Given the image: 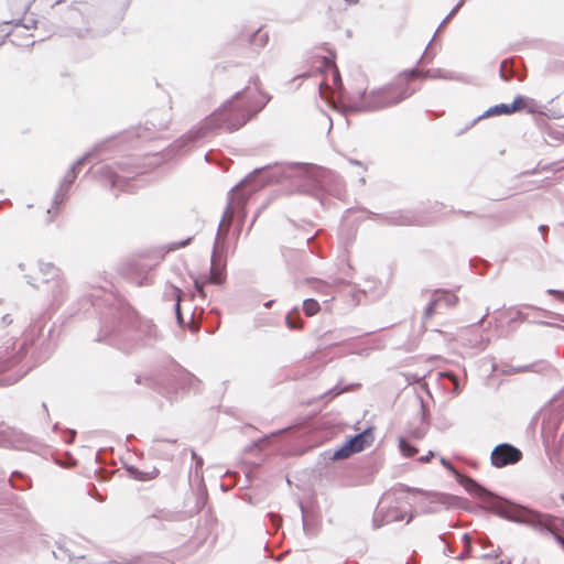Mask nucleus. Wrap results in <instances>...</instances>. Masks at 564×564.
<instances>
[{
    "label": "nucleus",
    "instance_id": "nucleus-23",
    "mask_svg": "<svg viewBox=\"0 0 564 564\" xmlns=\"http://www.w3.org/2000/svg\"><path fill=\"white\" fill-rule=\"evenodd\" d=\"M501 115H511L509 104L501 102V104L489 107L486 111H484L481 115H479L474 120H471L470 123L466 128H464L463 130L457 132V135H460L468 129L473 128L481 119L501 116Z\"/></svg>",
    "mask_w": 564,
    "mask_h": 564
},
{
    "label": "nucleus",
    "instance_id": "nucleus-8",
    "mask_svg": "<svg viewBox=\"0 0 564 564\" xmlns=\"http://www.w3.org/2000/svg\"><path fill=\"white\" fill-rule=\"evenodd\" d=\"M35 344L34 339H25L19 349L4 359H0V386H11L21 380L39 362L46 359L50 351L32 362L26 358L28 349Z\"/></svg>",
    "mask_w": 564,
    "mask_h": 564
},
{
    "label": "nucleus",
    "instance_id": "nucleus-17",
    "mask_svg": "<svg viewBox=\"0 0 564 564\" xmlns=\"http://www.w3.org/2000/svg\"><path fill=\"white\" fill-rule=\"evenodd\" d=\"M29 437L14 427H6L0 430V447L12 449H25L28 447Z\"/></svg>",
    "mask_w": 564,
    "mask_h": 564
},
{
    "label": "nucleus",
    "instance_id": "nucleus-11",
    "mask_svg": "<svg viewBox=\"0 0 564 564\" xmlns=\"http://www.w3.org/2000/svg\"><path fill=\"white\" fill-rule=\"evenodd\" d=\"M155 264H149L138 258L123 260L118 265V272L124 279L139 286L152 284L150 272Z\"/></svg>",
    "mask_w": 564,
    "mask_h": 564
},
{
    "label": "nucleus",
    "instance_id": "nucleus-27",
    "mask_svg": "<svg viewBox=\"0 0 564 564\" xmlns=\"http://www.w3.org/2000/svg\"><path fill=\"white\" fill-rule=\"evenodd\" d=\"M430 78H442L447 80H458L459 78L452 72L443 70L441 68H429L423 69L421 73V79Z\"/></svg>",
    "mask_w": 564,
    "mask_h": 564
},
{
    "label": "nucleus",
    "instance_id": "nucleus-32",
    "mask_svg": "<svg viewBox=\"0 0 564 564\" xmlns=\"http://www.w3.org/2000/svg\"><path fill=\"white\" fill-rule=\"evenodd\" d=\"M435 294L440 296V303H444L447 307H454L458 303V297L449 290L436 289Z\"/></svg>",
    "mask_w": 564,
    "mask_h": 564
},
{
    "label": "nucleus",
    "instance_id": "nucleus-44",
    "mask_svg": "<svg viewBox=\"0 0 564 564\" xmlns=\"http://www.w3.org/2000/svg\"><path fill=\"white\" fill-rule=\"evenodd\" d=\"M464 3H465V0H459L453 7V9L449 11V13L441 22V24L438 25V28H437L435 33H437L458 12V10L463 7Z\"/></svg>",
    "mask_w": 564,
    "mask_h": 564
},
{
    "label": "nucleus",
    "instance_id": "nucleus-46",
    "mask_svg": "<svg viewBox=\"0 0 564 564\" xmlns=\"http://www.w3.org/2000/svg\"><path fill=\"white\" fill-rule=\"evenodd\" d=\"M207 498H208L207 489L205 486H203L198 490V496H197V501H196V506L198 507V509L204 508V506L207 501Z\"/></svg>",
    "mask_w": 564,
    "mask_h": 564
},
{
    "label": "nucleus",
    "instance_id": "nucleus-19",
    "mask_svg": "<svg viewBox=\"0 0 564 564\" xmlns=\"http://www.w3.org/2000/svg\"><path fill=\"white\" fill-rule=\"evenodd\" d=\"M58 282L51 281L50 285L42 289L47 293L52 306H59L66 299L68 288L63 273L58 275Z\"/></svg>",
    "mask_w": 564,
    "mask_h": 564
},
{
    "label": "nucleus",
    "instance_id": "nucleus-16",
    "mask_svg": "<svg viewBox=\"0 0 564 564\" xmlns=\"http://www.w3.org/2000/svg\"><path fill=\"white\" fill-rule=\"evenodd\" d=\"M40 278L36 279L32 275L25 274L26 283L36 290H42L44 286L50 285L51 281H59L58 275L62 273L61 269L55 267L52 262H39Z\"/></svg>",
    "mask_w": 564,
    "mask_h": 564
},
{
    "label": "nucleus",
    "instance_id": "nucleus-24",
    "mask_svg": "<svg viewBox=\"0 0 564 564\" xmlns=\"http://www.w3.org/2000/svg\"><path fill=\"white\" fill-rule=\"evenodd\" d=\"M69 544H74V541L67 539L66 536H61L55 541V546L58 552L53 551V555L56 560H63L67 557L69 561L75 558L83 560L85 558L84 554L75 555V553L70 550Z\"/></svg>",
    "mask_w": 564,
    "mask_h": 564
},
{
    "label": "nucleus",
    "instance_id": "nucleus-20",
    "mask_svg": "<svg viewBox=\"0 0 564 564\" xmlns=\"http://www.w3.org/2000/svg\"><path fill=\"white\" fill-rule=\"evenodd\" d=\"M499 76L505 82H510L517 77L519 80H523L522 74V62L518 57H510L503 59L500 64Z\"/></svg>",
    "mask_w": 564,
    "mask_h": 564
},
{
    "label": "nucleus",
    "instance_id": "nucleus-29",
    "mask_svg": "<svg viewBox=\"0 0 564 564\" xmlns=\"http://www.w3.org/2000/svg\"><path fill=\"white\" fill-rule=\"evenodd\" d=\"M441 376L444 379H447L451 383V387L447 388L448 393L452 397H457L463 390L462 382H460L459 378L451 371H444L441 373Z\"/></svg>",
    "mask_w": 564,
    "mask_h": 564
},
{
    "label": "nucleus",
    "instance_id": "nucleus-6",
    "mask_svg": "<svg viewBox=\"0 0 564 564\" xmlns=\"http://www.w3.org/2000/svg\"><path fill=\"white\" fill-rule=\"evenodd\" d=\"M135 383L147 384L169 401L177 400L181 393L200 392L202 381L185 368L173 365L172 368L159 372L152 378L138 376Z\"/></svg>",
    "mask_w": 564,
    "mask_h": 564
},
{
    "label": "nucleus",
    "instance_id": "nucleus-7",
    "mask_svg": "<svg viewBox=\"0 0 564 564\" xmlns=\"http://www.w3.org/2000/svg\"><path fill=\"white\" fill-rule=\"evenodd\" d=\"M96 174L105 184L109 186L115 195L118 196L120 192H132V182L135 176L142 174V167L137 164L133 158H126L121 161L115 162L113 165L107 164L100 166Z\"/></svg>",
    "mask_w": 564,
    "mask_h": 564
},
{
    "label": "nucleus",
    "instance_id": "nucleus-2",
    "mask_svg": "<svg viewBox=\"0 0 564 564\" xmlns=\"http://www.w3.org/2000/svg\"><path fill=\"white\" fill-rule=\"evenodd\" d=\"M83 302L89 303L99 313L97 341L126 350L134 344L150 346L156 340L155 325L150 319L141 318L130 304L113 294L95 290L85 295Z\"/></svg>",
    "mask_w": 564,
    "mask_h": 564
},
{
    "label": "nucleus",
    "instance_id": "nucleus-47",
    "mask_svg": "<svg viewBox=\"0 0 564 564\" xmlns=\"http://www.w3.org/2000/svg\"><path fill=\"white\" fill-rule=\"evenodd\" d=\"M427 432V426H420V427H415L413 429L411 432H410V435L415 438V440H421L425 436Z\"/></svg>",
    "mask_w": 564,
    "mask_h": 564
},
{
    "label": "nucleus",
    "instance_id": "nucleus-57",
    "mask_svg": "<svg viewBox=\"0 0 564 564\" xmlns=\"http://www.w3.org/2000/svg\"><path fill=\"white\" fill-rule=\"evenodd\" d=\"M192 458L195 460V469L196 471L198 470V468H202L203 467V464H204V460L200 456H198L196 454V452L192 451Z\"/></svg>",
    "mask_w": 564,
    "mask_h": 564
},
{
    "label": "nucleus",
    "instance_id": "nucleus-4",
    "mask_svg": "<svg viewBox=\"0 0 564 564\" xmlns=\"http://www.w3.org/2000/svg\"><path fill=\"white\" fill-rule=\"evenodd\" d=\"M422 70L414 66L400 72L391 83L382 87L370 91L362 89L357 93L344 94V107L349 113H361L397 106L415 93V89L410 87V82L415 78L421 79Z\"/></svg>",
    "mask_w": 564,
    "mask_h": 564
},
{
    "label": "nucleus",
    "instance_id": "nucleus-51",
    "mask_svg": "<svg viewBox=\"0 0 564 564\" xmlns=\"http://www.w3.org/2000/svg\"><path fill=\"white\" fill-rule=\"evenodd\" d=\"M420 403H421V421L424 426H429V416H430L429 410L424 405L422 400L420 401Z\"/></svg>",
    "mask_w": 564,
    "mask_h": 564
},
{
    "label": "nucleus",
    "instance_id": "nucleus-30",
    "mask_svg": "<svg viewBox=\"0 0 564 564\" xmlns=\"http://www.w3.org/2000/svg\"><path fill=\"white\" fill-rule=\"evenodd\" d=\"M183 296H184V293L178 286H176L170 282H166L164 292H163V299L165 301H173L174 303L182 302Z\"/></svg>",
    "mask_w": 564,
    "mask_h": 564
},
{
    "label": "nucleus",
    "instance_id": "nucleus-28",
    "mask_svg": "<svg viewBox=\"0 0 564 564\" xmlns=\"http://www.w3.org/2000/svg\"><path fill=\"white\" fill-rule=\"evenodd\" d=\"M10 485L19 490H25L31 486V479L20 470H13L10 476Z\"/></svg>",
    "mask_w": 564,
    "mask_h": 564
},
{
    "label": "nucleus",
    "instance_id": "nucleus-22",
    "mask_svg": "<svg viewBox=\"0 0 564 564\" xmlns=\"http://www.w3.org/2000/svg\"><path fill=\"white\" fill-rule=\"evenodd\" d=\"M123 468L127 471L129 478L137 481H150L160 475V470L156 467L151 469H140L131 464H123Z\"/></svg>",
    "mask_w": 564,
    "mask_h": 564
},
{
    "label": "nucleus",
    "instance_id": "nucleus-61",
    "mask_svg": "<svg viewBox=\"0 0 564 564\" xmlns=\"http://www.w3.org/2000/svg\"><path fill=\"white\" fill-rule=\"evenodd\" d=\"M435 456V452L433 451H429V453L426 455H423L419 458V462L421 463H427L431 460L432 457Z\"/></svg>",
    "mask_w": 564,
    "mask_h": 564
},
{
    "label": "nucleus",
    "instance_id": "nucleus-58",
    "mask_svg": "<svg viewBox=\"0 0 564 564\" xmlns=\"http://www.w3.org/2000/svg\"><path fill=\"white\" fill-rule=\"evenodd\" d=\"M323 66L326 67V68L334 67L335 66L334 56H332V57L324 56L323 57Z\"/></svg>",
    "mask_w": 564,
    "mask_h": 564
},
{
    "label": "nucleus",
    "instance_id": "nucleus-48",
    "mask_svg": "<svg viewBox=\"0 0 564 564\" xmlns=\"http://www.w3.org/2000/svg\"><path fill=\"white\" fill-rule=\"evenodd\" d=\"M310 282L317 292L326 293V290L329 288L325 282L318 279H311Z\"/></svg>",
    "mask_w": 564,
    "mask_h": 564
},
{
    "label": "nucleus",
    "instance_id": "nucleus-43",
    "mask_svg": "<svg viewBox=\"0 0 564 564\" xmlns=\"http://www.w3.org/2000/svg\"><path fill=\"white\" fill-rule=\"evenodd\" d=\"M193 236L191 237H187L186 239H183V240H180V241H174V242H171L169 243L166 247H165V251L166 252H171V251H175L177 249H181V248H184L186 246H188L192 240H193Z\"/></svg>",
    "mask_w": 564,
    "mask_h": 564
},
{
    "label": "nucleus",
    "instance_id": "nucleus-49",
    "mask_svg": "<svg viewBox=\"0 0 564 564\" xmlns=\"http://www.w3.org/2000/svg\"><path fill=\"white\" fill-rule=\"evenodd\" d=\"M43 327H44V325L42 324L41 321H36V322L32 323L29 326V330H28L29 336H32L35 332L39 333V336L42 335Z\"/></svg>",
    "mask_w": 564,
    "mask_h": 564
},
{
    "label": "nucleus",
    "instance_id": "nucleus-34",
    "mask_svg": "<svg viewBox=\"0 0 564 564\" xmlns=\"http://www.w3.org/2000/svg\"><path fill=\"white\" fill-rule=\"evenodd\" d=\"M399 449L403 456L409 458L414 457L419 452L417 447L405 437H399Z\"/></svg>",
    "mask_w": 564,
    "mask_h": 564
},
{
    "label": "nucleus",
    "instance_id": "nucleus-18",
    "mask_svg": "<svg viewBox=\"0 0 564 564\" xmlns=\"http://www.w3.org/2000/svg\"><path fill=\"white\" fill-rule=\"evenodd\" d=\"M105 143H99V144H96L90 151L86 152L83 156H80L76 162H74L72 164V166L69 167V170L66 172V174L64 175V177L62 178L61 183H59V186L67 189V191H70V187L73 186L74 182L76 181L77 178V174H78V171L79 169L93 156L95 155L96 153H98L99 151H101V149L104 148Z\"/></svg>",
    "mask_w": 564,
    "mask_h": 564
},
{
    "label": "nucleus",
    "instance_id": "nucleus-33",
    "mask_svg": "<svg viewBox=\"0 0 564 564\" xmlns=\"http://www.w3.org/2000/svg\"><path fill=\"white\" fill-rule=\"evenodd\" d=\"M547 367L545 362L540 364H530L519 367H510L507 370H503L505 373H520V372H527V371H542Z\"/></svg>",
    "mask_w": 564,
    "mask_h": 564
},
{
    "label": "nucleus",
    "instance_id": "nucleus-45",
    "mask_svg": "<svg viewBox=\"0 0 564 564\" xmlns=\"http://www.w3.org/2000/svg\"><path fill=\"white\" fill-rule=\"evenodd\" d=\"M267 518L270 520V524L273 531H278L282 525V518L273 512H268Z\"/></svg>",
    "mask_w": 564,
    "mask_h": 564
},
{
    "label": "nucleus",
    "instance_id": "nucleus-55",
    "mask_svg": "<svg viewBox=\"0 0 564 564\" xmlns=\"http://www.w3.org/2000/svg\"><path fill=\"white\" fill-rule=\"evenodd\" d=\"M76 431L75 430H66L65 431V443L72 444L75 441Z\"/></svg>",
    "mask_w": 564,
    "mask_h": 564
},
{
    "label": "nucleus",
    "instance_id": "nucleus-21",
    "mask_svg": "<svg viewBox=\"0 0 564 564\" xmlns=\"http://www.w3.org/2000/svg\"><path fill=\"white\" fill-rule=\"evenodd\" d=\"M373 442L372 427H367L362 432L350 435L346 438L345 443L348 444L352 454L364 451Z\"/></svg>",
    "mask_w": 564,
    "mask_h": 564
},
{
    "label": "nucleus",
    "instance_id": "nucleus-62",
    "mask_svg": "<svg viewBox=\"0 0 564 564\" xmlns=\"http://www.w3.org/2000/svg\"><path fill=\"white\" fill-rule=\"evenodd\" d=\"M203 286H204V283H203V282L198 281L197 279H195V280H194V288H195V290H196V292H197V293H199V294H204V289H203Z\"/></svg>",
    "mask_w": 564,
    "mask_h": 564
},
{
    "label": "nucleus",
    "instance_id": "nucleus-37",
    "mask_svg": "<svg viewBox=\"0 0 564 564\" xmlns=\"http://www.w3.org/2000/svg\"><path fill=\"white\" fill-rule=\"evenodd\" d=\"M154 562V556H133L131 558L120 557L118 564H152Z\"/></svg>",
    "mask_w": 564,
    "mask_h": 564
},
{
    "label": "nucleus",
    "instance_id": "nucleus-10",
    "mask_svg": "<svg viewBox=\"0 0 564 564\" xmlns=\"http://www.w3.org/2000/svg\"><path fill=\"white\" fill-rule=\"evenodd\" d=\"M440 462L443 465V467L452 471L457 482L462 485L469 495L474 496L475 498L486 503V510L492 512L494 505H501L505 501L503 499L499 498L494 492L488 490L486 487H484L476 479L456 470L447 458L441 457Z\"/></svg>",
    "mask_w": 564,
    "mask_h": 564
},
{
    "label": "nucleus",
    "instance_id": "nucleus-63",
    "mask_svg": "<svg viewBox=\"0 0 564 564\" xmlns=\"http://www.w3.org/2000/svg\"><path fill=\"white\" fill-rule=\"evenodd\" d=\"M470 552H471V550H469V547L465 546V550L457 556V558L458 560H464L467 556H469Z\"/></svg>",
    "mask_w": 564,
    "mask_h": 564
},
{
    "label": "nucleus",
    "instance_id": "nucleus-50",
    "mask_svg": "<svg viewBox=\"0 0 564 564\" xmlns=\"http://www.w3.org/2000/svg\"><path fill=\"white\" fill-rule=\"evenodd\" d=\"M173 308H174V312H175V317H176L177 324L180 326H183L185 324V321H184V317H183V314H182V311H181V302H175L173 304Z\"/></svg>",
    "mask_w": 564,
    "mask_h": 564
},
{
    "label": "nucleus",
    "instance_id": "nucleus-39",
    "mask_svg": "<svg viewBox=\"0 0 564 564\" xmlns=\"http://www.w3.org/2000/svg\"><path fill=\"white\" fill-rule=\"evenodd\" d=\"M529 98L523 95H517L511 104H509L511 115L521 111L528 106Z\"/></svg>",
    "mask_w": 564,
    "mask_h": 564
},
{
    "label": "nucleus",
    "instance_id": "nucleus-52",
    "mask_svg": "<svg viewBox=\"0 0 564 564\" xmlns=\"http://www.w3.org/2000/svg\"><path fill=\"white\" fill-rule=\"evenodd\" d=\"M166 123H167L166 121H160V122L155 123L154 120H152V119L151 120H147L145 129L150 130L151 128L149 127V124H151L154 129H160L161 130V129H164L166 127Z\"/></svg>",
    "mask_w": 564,
    "mask_h": 564
},
{
    "label": "nucleus",
    "instance_id": "nucleus-41",
    "mask_svg": "<svg viewBox=\"0 0 564 564\" xmlns=\"http://www.w3.org/2000/svg\"><path fill=\"white\" fill-rule=\"evenodd\" d=\"M302 510V521H303V530L307 535H314L315 534V522L314 520L310 519L307 516H305L303 506L301 505Z\"/></svg>",
    "mask_w": 564,
    "mask_h": 564
},
{
    "label": "nucleus",
    "instance_id": "nucleus-5",
    "mask_svg": "<svg viewBox=\"0 0 564 564\" xmlns=\"http://www.w3.org/2000/svg\"><path fill=\"white\" fill-rule=\"evenodd\" d=\"M492 513L511 522L527 525L541 535L552 536L556 544L564 551V536L561 530L564 527V520L532 508L514 505L505 500L501 505H494Z\"/></svg>",
    "mask_w": 564,
    "mask_h": 564
},
{
    "label": "nucleus",
    "instance_id": "nucleus-13",
    "mask_svg": "<svg viewBox=\"0 0 564 564\" xmlns=\"http://www.w3.org/2000/svg\"><path fill=\"white\" fill-rule=\"evenodd\" d=\"M365 210L372 219L387 226H422L424 224L421 215L412 209H395L387 213Z\"/></svg>",
    "mask_w": 564,
    "mask_h": 564
},
{
    "label": "nucleus",
    "instance_id": "nucleus-64",
    "mask_svg": "<svg viewBox=\"0 0 564 564\" xmlns=\"http://www.w3.org/2000/svg\"><path fill=\"white\" fill-rule=\"evenodd\" d=\"M1 33L2 34L0 35V45L3 44L4 40L11 34V31L2 29Z\"/></svg>",
    "mask_w": 564,
    "mask_h": 564
},
{
    "label": "nucleus",
    "instance_id": "nucleus-3",
    "mask_svg": "<svg viewBox=\"0 0 564 564\" xmlns=\"http://www.w3.org/2000/svg\"><path fill=\"white\" fill-rule=\"evenodd\" d=\"M290 181L297 192L316 195L323 185L313 164L299 162H275L254 169L243 180L228 192V202L223 219L217 230L220 237V227L226 217L236 216L241 223L247 217V203L249 197L270 183Z\"/></svg>",
    "mask_w": 564,
    "mask_h": 564
},
{
    "label": "nucleus",
    "instance_id": "nucleus-42",
    "mask_svg": "<svg viewBox=\"0 0 564 564\" xmlns=\"http://www.w3.org/2000/svg\"><path fill=\"white\" fill-rule=\"evenodd\" d=\"M355 384H348V386H345V387H339V384L333 387L332 389H329L328 391H326V393L324 394V398H326L327 400H332L334 399L335 397L341 394L343 392L345 391H348L350 390V388H352Z\"/></svg>",
    "mask_w": 564,
    "mask_h": 564
},
{
    "label": "nucleus",
    "instance_id": "nucleus-15",
    "mask_svg": "<svg viewBox=\"0 0 564 564\" xmlns=\"http://www.w3.org/2000/svg\"><path fill=\"white\" fill-rule=\"evenodd\" d=\"M225 252V247L220 245L219 238L216 237V241L212 252V263L208 276V280L216 285L223 284L226 279Z\"/></svg>",
    "mask_w": 564,
    "mask_h": 564
},
{
    "label": "nucleus",
    "instance_id": "nucleus-60",
    "mask_svg": "<svg viewBox=\"0 0 564 564\" xmlns=\"http://www.w3.org/2000/svg\"><path fill=\"white\" fill-rule=\"evenodd\" d=\"M12 323H13V318L11 317V315H10V314H6V315H3V316H2V318H1V325H2L3 327L9 326V325H11Z\"/></svg>",
    "mask_w": 564,
    "mask_h": 564
},
{
    "label": "nucleus",
    "instance_id": "nucleus-14",
    "mask_svg": "<svg viewBox=\"0 0 564 564\" xmlns=\"http://www.w3.org/2000/svg\"><path fill=\"white\" fill-rule=\"evenodd\" d=\"M522 452L510 443H500L494 447L490 454L491 465L496 468H503L514 465L522 459Z\"/></svg>",
    "mask_w": 564,
    "mask_h": 564
},
{
    "label": "nucleus",
    "instance_id": "nucleus-26",
    "mask_svg": "<svg viewBox=\"0 0 564 564\" xmlns=\"http://www.w3.org/2000/svg\"><path fill=\"white\" fill-rule=\"evenodd\" d=\"M350 455H352V451L345 442L333 451H326L323 454L325 459H329L333 462L348 458Z\"/></svg>",
    "mask_w": 564,
    "mask_h": 564
},
{
    "label": "nucleus",
    "instance_id": "nucleus-40",
    "mask_svg": "<svg viewBox=\"0 0 564 564\" xmlns=\"http://www.w3.org/2000/svg\"><path fill=\"white\" fill-rule=\"evenodd\" d=\"M528 112L529 113H540V115H544L546 116L547 118L550 119H561L562 117H564V115L561 112V110L558 109H547L546 112H543V111H540L538 110L536 108L534 107H529L528 108Z\"/></svg>",
    "mask_w": 564,
    "mask_h": 564
},
{
    "label": "nucleus",
    "instance_id": "nucleus-12",
    "mask_svg": "<svg viewBox=\"0 0 564 564\" xmlns=\"http://www.w3.org/2000/svg\"><path fill=\"white\" fill-rule=\"evenodd\" d=\"M405 514L406 510L400 508L397 500L392 501L391 495L387 494L380 499L376 508L372 518V528L377 530L386 524L402 521Z\"/></svg>",
    "mask_w": 564,
    "mask_h": 564
},
{
    "label": "nucleus",
    "instance_id": "nucleus-31",
    "mask_svg": "<svg viewBox=\"0 0 564 564\" xmlns=\"http://www.w3.org/2000/svg\"><path fill=\"white\" fill-rule=\"evenodd\" d=\"M285 324L290 329H300L302 327L301 313L297 307L292 308L285 316Z\"/></svg>",
    "mask_w": 564,
    "mask_h": 564
},
{
    "label": "nucleus",
    "instance_id": "nucleus-38",
    "mask_svg": "<svg viewBox=\"0 0 564 564\" xmlns=\"http://www.w3.org/2000/svg\"><path fill=\"white\" fill-rule=\"evenodd\" d=\"M319 310L321 305L315 299H305L303 301V311L307 316H314Z\"/></svg>",
    "mask_w": 564,
    "mask_h": 564
},
{
    "label": "nucleus",
    "instance_id": "nucleus-36",
    "mask_svg": "<svg viewBox=\"0 0 564 564\" xmlns=\"http://www.w3.org/2000/svg\"><path fill=\"white\" fill-rule=\"evenodd\" d=\"M69 191L58 186L52 202V207L47 209V213L51 214L53 208H58L61 204H63L68 198Z\"/></svg>",
    "mask_w": 564,
    "mask_h": 564
},
{
    "label": "nucleus",
    "instance_id": "nucleus-53",
    "mask_svg": "<svg viewBox=\"0 0 564 564\" xmlns=\"http://www.w3.org/2000/svg\"><path fill=\"white\" fill-rule=\"evenodd\" d=\"M430 44H431V42L427 44V46H430ZM427 48H429V47H426V48H425L424 53H423V54H422V56L419 58V61H417L416 65H419V64H420V63H422V62H427V63L432 62V59H433V56H434V55H433V54H430V53L427 52Z\"/></svg>",
    "mask_w": 564,
    "mask_h": 564
},
{
    "label": "nucleus",
    "instance_id": "nucleus-1",
    "mask_svg": "<svg viewBox=\"0 0 564 564\" xmlns=\"http://www.w3.org/2000/svg\"><path fill=\"white\" fill-rule=\"evenodd\" d=\"M258 75L250 77L249 84L241 90L235 93L221 106L215 109L199 124L185 134L181 135L171 144L174 154H184L194 144L223 129L228 132L237 131L247 122L253 119L271 100V95L263 91Z\"/></svg>",
    "mask_w": 564,
    "mask_h": 564
},
{
    "label": "nucleus",
    "instance_id": "nucleus-9",
    "mask_svg": "<svg viewBox=\"0 0 564 564\" xmlns=\"http://www.w3.org/2000/svg\"><path fill=\"white\" fill-rule=\"evenodd\" d=\"M402 492H415L423 496L419 501L420 511L423 514H435L442 510H448L459 506L460 498L437 491H425L419 488L409 487L405 485L401 486Z\"/></svg>",
    "mask_w": 564,
    "mask_h": 564
},
{
    "label": "nucleus",
    "instance_id": "nucleus-25",
    "mask_svg": "<svg viewBox=\"0 0 564 564\" xmlns=\"http://www.w3.org/2000/svg\"><path fill=\"white\" fill-rule=\"evenodd\" d=\"M241 41H248L251 45L262 48L268 44L269 35L268 33H262L261 29H257L241 36Z\"/></svg>",
    "mask_w": 564,
    "mask_h": 564
},
{
    "label": "nucleus",
    "instance_id": "nucleus-59",
    "mask_svg": "<svg viewBox=\"0 0 564 564\" xmlns=\"http://www.w3.org/2000/svg\"><path fill=\"white\" fill-rule=\"evenodd\" d=\"M462 541L463 543L465 544L466 547H469V550H471V535L470 533H464L463 534V538H462Z\"/></svg>",
    "mask_w": 564,
    "mask_h": 564
},
{
    "label": "nucleus",
    "instance_id": "nucleus-54",
    "mask_svg": "<svg viewBox=\"0 0 564 564\" xmlns=\"http://www.w3.org/2000/svg\"><path fill=\"white\" fill-rule=\"evenodd\" d=\"M547 293L553 295L556 300L564 302V291L555 290V289H549Z\"/></svg>",
    "mask_w": 564,
    "mask_h": 564
},
{
    "label": "nucleus",
    "instance_id": "nucleus-56",
    "mask_svg": "<svg viewBox=\"0 0 564 564\" xmlns=\"http://www.w3.org/2000/svg\"><path fill=\"white\" fill-rule=\"evenodd\" d=\"M438 539L446 544V549L444 550V554L447 555V556L452 555L454 553V549L451 545L447 544V542H446V534L445 533L441 534L438 536Z\"/></svg>",
    "mask_w": 564,
    "mask_h": 564
},
{
    "label": "nucleus",
    "instance_id": "nucleus-35",
    "mask_svg": "<svg viewBox=\"0 0 564 564\" xmlns=\"http://www.w3.org/2000/svg\"><path fill=\"white\" fill-rule=\"evenodd\" d=\"M438 304H440V296L437 294H435V292L433 291L432 297L429 301V303L426 304L423 315H422L423 322L429 321L435 314L436 307Z\"/></svg>",
    "mask_w": 564,
    "mask_h": 564
}]
</instances>
